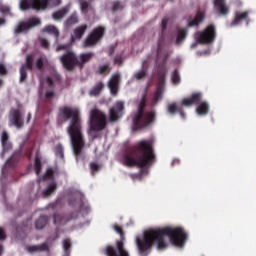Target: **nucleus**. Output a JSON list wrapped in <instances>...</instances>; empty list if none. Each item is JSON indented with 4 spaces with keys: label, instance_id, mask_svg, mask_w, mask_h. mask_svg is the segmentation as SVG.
Wrapping results in <instances>:
<instances>
[{
    "label": "nucleus",
    "instance_id": "63",
    "mask_svg": "<svg viewBox=\"0 0 256 256\" xmlns=\"http://www.w3.org/2000/svg\"><path fill=\"white\" fill-rule=\"evenodd\" d=\"M65 253H66V255H69V254H67V251H65Z\"/></svg>",
    "mask_w": 256,
    "mask_h": 256
},
{
    "label": "nucleus",
    "instance_id": "8",
    "mask_svg": "<svg viewBox=\"0 0 256 256\" xmlns=\"http://www.w3.org/2000/svg\"><path fill=\"white\" fill-rule=\"evenodd\" d=\"M105 114L100 110H92L90 112V130L89 135L91 137H95L97 131H101V129H105Z\"/></svg>",
    "mask_w": 256,
    "mask_h": 256
},
{
    "label": "nucleus",
    "instance_id": "6",
    "mask_svg": "<svg viewBox=\"0 0 256 256\" xmlns=\"http://www.w3.org/2000/svg\"><path fill=\"white\" fill-rule=\"evenodd\" d=\"M143 107H145V96L140 100L138 110L132 118L134 129H143V127H147L155 119L153 112H150L147 116H143Z\"/></svg>",
    "mask_w": 256,
    "mask_h": 256
},
{
    "label": "nucleus",
    "instance_id": "14",
    "mask_svg": "<svg viewBox=\"0 0 256 256\" xmlns=\"http://www.w3.org/2000/svg\"><path fill=\"white\" fill-rule=\"evenodd\" d=\"M213 5L216 13L222 17H227L229 15L230 9L227 5V0H213Z\"/></svg>",
    "mask_w": 256,
    "mask_h": 256
},
{
    "label": "nucleus",
    "instance_id": "30",
    "mask_svg": "<svg viewBox=\"0 0 256 256\" xmlns=\"http://www.w3.org/2000/svg\"><path fill=\"white\" fill-rule=\"evenodd\" d=\"M47 225V217L42 216L40 218H38L35 222V227L36 229L40 230V229H44V227Z\"/></svg>",
    "mask_w": 256,
    "mask_h": 256
},
{
    "label": "nucleus",
    "instance_id": "35",
    "mask_svg": "<svg viewBox=\"0 0 256 256\" xmlns=\"http://www.w3.org/2000/svg\"><path fill=\"white\" fill-rule=\"evenodd\" d=\"M79 18L77 17V14H72L66 21L65 25L66 27H71V25H75V23H78Z\"/></svg>",
    "mask_w": 256,
    "mask_h": 256
},
{
    "label": "nucleus",
    "instance_id": "19",
    "mask_svg": "<svg viewBox=\"0 0 256 256\" xmlns=\"http://www.w3.org/2000/svg\"><path fill=\"white\" fill-rule=\"evenodd\" d=\"M121 77L119 74H114L111 76L109 82H108V87L110 89L111 95H117V91H119V81Z\"/></svg>",
    "mask_w": 256,
    "mask_h": 256
},
{
    "label": "nucleus",
    "instance_id": "59",
    "mask_svg": "<svg viewBox=\"0 0 256 256\" xmlns=\"http://www.w3.org/2000/svg\"><path fill=\"white\" fill-rule=\"evenodd\" d=\"M5 23V20L3 18H0V25H3Z\"/></svg>",
    "mask_w": 256,
    "mask_h": 256
},
{
    "label": "nucleus",
    "instance_id": "61",
    "mask_svg": "<svg viewBox=\"0 0 256 256\" xmlns=\"http://www.w3.org/2000/svg\"><path fill=\"white\" fill-rule=\"evenodd\" d=\"M11 161H13V158H11V160H9V161L7 162V165H8V166H11Z\"/></svg>",
    "mask_w": 256,
    "mask_h": 256
},
{
    "label": "nucleus",
    "instance_id": "34",
    "mask_svg": "<svg viewBox=\"0 0 256 256\" xmlns=\"http://www.w3.org/2000/svg\"><path fill=\"white\" fill-rule=\"evenodd\" d=\"M180 109L181 108H179V106H177V103L175 102L168 104L167 107V111L168 113H170V115H175V113H178Z\"/></svg>",
    "mask_w": 256,
    "mask_h": 256
},
{
    "label": "nucleus",
    "instance_id": "4",
    "mask_svg": "<svg viewBox=\"0 0 256 256\" xmlns=\"http://www.w3.org/2000/svg\"><path fill=\"white\" fill-rule=\"evenodd\" d=\"M139 151L142 153V157L139 160H136L131 155H126L123 159V164L127 167H135L136 165V167H141V169H147V167L155 161L151 143L148 141H141L139 143Z\"/></svg>",
    "mask_w": 256,
    "mask_h": 256
},
{
    "label": "nucleus",
    "instance_id": "28",
    "mask_svg": "<svg viewBox=\"0 0 256 256\" xmlns=\"http://www.w3.org/2000/svg\"><path fill=\"white\" fill-rule=\"evenodd\" d=\"M87 31V25H82L74 30V34L72 36V39H79L80 37H83V34Z\"/></svg>",
    "mask_w": 256,
    "mask_h": 256
},
{
    "label": "nucleus",
    "instance_id": "25",
    "mask_svg": "<svg viewBox=\"0 0 256 256\" xmlns=\"http://www.w3.org/2000/svg\"><path fill=\"white\" fill-rule=\"evenodd\" d=\"M55 191H57V183L50 182L43 190L42 195L43 197H51Z\"/></svg>",
    "mask_w": 256,
    "mask_h": 256
},
{
    "label": "nucleus",
    "instance_id": "22",
    "mask_svg": "<svg viewBox=\"0 0 256 256\" xmlns=\"http://www.w3.org/2000/svg\"><path fill=\"white\" fill-rule=\"evenodd\" d=\"M75 219H77L76 213H72L70 218H64L63 216L57 214V215H54V225H65L67 221H73Z\"/></svg>",
    "mask_w": 256,
    "mask_h": 256
},
{
    "label": "nucleus",
    "instance_id": "27",
    "mask_svg": "<svg viewBox=\"0 0 256 256\" xmlns=\"http://www.w3.org/2000/svg\"><path fill=\"white\" fill-rule=\"evenodd\" d=\"M187 39V29L182 28L178 30L177 38H176V45H181L183 41Z\"/></svg>",
    "mask_w": 256,
    "mask_h": 256
},
{
    "label": "nucleus",
    "instance_id": "52",
    "mask_svg": "<svg viewBox=\"0 0 256 256\" xmlns=\"http://www.w3.org/2000/svg\"><path fill=\"white\" fill-rule=\"evenodd\" d=\"M114 63H115V65H121V63H123V57L117 56V57L114 59Z\"/></svg>",
    "mask_w": 256,
    "mask_h": 256
},
{
    "label": "nucleus",
    "instance_id": "31",
    "mask_svg": "<svg viewBox=\"0 0 256 256\" xmlns=\"http://www.w3.org/2000/svg\"><path fill=\"white\" fill-rule=\"evenodd\" d=\"M101 91H103V83H98L90 90V95H92V97H97Z\"/></svg>",
    "mask_w": 256,
    "mask_h": 256
},
{
    "label": "nucleus",
    "instance_id": "38",
    "mask_svg": "<svg viewBox=\"0 0 256 256\" xmlns=\"http://www.w3.org/2000/svg\"><path fill=\"white\" fill-rule=\"evenodd\" d=\"M80 211L83 213V215H87V213L91 211V208L87 202H82L80 203Z\"/></svg>",
    "mask_w": 256,
    "mask_h": 256
},
{
    "label": "nucleus",
    "instance_id": "49",
    "mask_svg": "<svg viewBox=\"0 0 256 256\" xmlns=\"http://www.w3.org/2000/svg\"><path fill=\"white\" fill-rule=\"evenodd\" d=\"M145 75V70H141L139 72H137L134 77L135 79H143V76Z\"/></svg>",
    "mask_w": 256,
    "mask_h": 256
},
{
    "label": "nucleus",
    "instance_id": "44",
    "mask_svg": "<svg viewBox=\"0 0 256 256\" xmlns=\"http://www.w3.org/2000/svg\"><path fill=\"white\" fill-rule=\"evenodd\" d=\"M167 23H169V18H163L161 21V31H165L167 29Z\"/></svg>",
    "mask_w": 256,
    "mask_h": 256
},
{
    "label": "nucleus",
    "instance_id": "53",
    "mask_svg": "<svg viewBox=\"0 0 256 256\" xmlns=\"http://www.w3.org/2000/svg\"><path fill=\"white\" fill-rule=\"evenodd\" d=\"M40 43L42 47H45V48L49 47V42L46 39H40Z\"/></svg>",
    "mask_w": 256,
    "mask_h": 256
},
{
    "label": "nucleus",
    "instance_id": "29",
    "mask_svg": "<svg viewBox=\"0 0 256 256\" xmlns=\"http://www.w3.org/2000/svg\"><path fill=\"white\" fill-rule=\"evenodd\" d=\"M9 138V136L3 132L1 135V141H2V147H3V151L5 153V151L11 149V143H9V141H7V139Z\"/></svg>",
    "mask_w": 256,
    "mask_h": 256
},
{
    "label": "nucleus",
    "instance_id": "23",
    "mask_svg": "<svg viewBox=\"0 0 256 256\" xmlns=\"http://www.w3.org/2000/svg\"><path fill=\"white\" fill-rule=\"evenodd\" d=\"M27 253H41V251H48L49 246L47 244H41V245H28L25 247Z\"/></svg>",
    "mask_w": 256,
    "mask_h": 256
},
{
    "label": "nucleus",
    "instance_id": "51",
    "mask_svg": "<svg viewBox=\"0 0 256 256\" xmlns=\"http://www.w3.org/2000/svg\"><path fill=\"white\" fill-rule=\"evenodd\" d=\"M53 177V170L48 169L45 174V179H51Z\"/></svg>",
    "mask_w": 256,
    "mask_h": 256
},
{
    "label": "nucleus",
    "instance_id": "37",
    "mask_svg": "<svg viewBox=\"0 0 256 256\" xmlns=\"http://www.w3.org/2000/svg\"><path fill=\"white\" fill-rule=\"evenodd\" d=\"M79 5H80V11L82 13H87L89 11V3L85 0H79Z\"/></svg>",
    "mask_w": 256,
    "mask_h": 256
},
{
    "label": "nucleus",
    "instance_id": "56",
    "mask_svg": "<svg viewBox=\"0 0 256 256\" xmlns=\"http://www.w3.org/2000/svg\"><path fill=\"white\" fill-rule=\"evenodd\" d=\"M61 49H67V45H60L56 48V51H61Z\"/></svg>",
    "mask_w": 256,
    "mask_h": 256
},
{
    "label": "nucleus",
    "instance_id": "3",
    "mask_svg": "<svg viewBox=\"0 0 256 256\" xmlns=\"http://www.w3.org/2000/svg\"><path fill=\"white\" fill-rule=\"evenodd\" d=\"M165 235L169 237L171 245L177 249H183L189 239V233L181 226L161 228V249H167L169 242H165Z\"/></svg>",
    "mask_w": 256,
    "mask_h": 256
},
{
    "label": "nucleus",
    "instance_id": "47",
    "mask_svg": "<svg viewBox=\"0 0 256 256\" xmlns=\"http://www.w3.org/2000/svg\"><path fill=\"white\" fill-rule=\"evenodd\" d=\"M112 9L113 11H119V9H123V5L119 2H114Z\"/></svg>",
    "mask_w": 256,
    "mask_h": 256
},
{
    "label": "nucleus",
    "instance_id": "54",
    "mask_svg": "<svg viewBox=\"0 0 256 256\" xmlns=\"http://www.w3.org/2000/svg\"><path fill=\"white\" fill-rule=\"evenodd\" d=\"M181 163V160L179 158H176L172 161V167H175V165H179Z\"/></svg>",
    "mask_w": 256,
    "mask_h": 256
},
{
    "label": "nucleus",
    "instance_id": "7",
    "mask_svg": "<svg viewBox=\"0 0 256 256\" xmlns=\"http://www.w3.org/2000/svg\"><path fill=\"white\" fill-rule=\"evenodd\" d=\"M57 5H61V0H20L19 2L22 11L47 9V7H57Z\"/></svg>",
    "mask_w": 256,
    "mask_h": 256
},
{
    "label": "nucleus",
    "instance_id": "62",
    "mask_svg": "<svg viewBox=\"0 0 256 256\" xmlns=\"http://www.w3.org/2000/svg\"><path fill=\"white\" fill-rule=\"evenodd\" d=\"M1 85H3V81L2 80H0V87H1Z\"/></svg>",
    "mask_w": 256,
    "mask_h": 256
},
{
    "label": "nucleus",
    "instance_id": "20",
    "mask_svg": "<svg viewBox=\"0 0 256 256\" xmlns=\"http://www.w3.org/2000/svg\"><path fill=\"white\" fill-rule=\"evenodd\" d=\"M171 55V51H168L166 53H163V61L161 64V93H163V91L165 90V75H167V69H165V61H167V59H169V56Z\"/></svg>",
    "mask_w": 256,
    "mask_h": 256
},
{
    "label": "nucleus",
    "instance_id": "2",
    "mask_svg": "<svg viewBox=\"0 0 256 256\" xmlns=\"http://www.w3.org/2000/svg\"><path fill=\"white\" fill-rule=\"evenodd\" d=\"M134 243L137 249V252L141 256L147 255V252L153 247V245H157L161 247V228H147L136 234L134 237Z\"/></svg>",
    "mask_w": 256,
    "mask_h": 256
},
{
    "label": "nucleus",
    "instance_id": "24",
    "mask_svg": "<svg viewBox=\"0 0 256 256\" xmlns=\"http://www.w3.org/2000/svg\"><path fill=\"white\" fill-rule=\"evenodd\" d=\"M205 21V12L198 11L195 18L188 23L189 27H197L199 23H203Z\"/></svg>",
    "mask_w": 256,
    "mask_h": 256
},
{
    "label": "nucleus",
    "instance_id": "40",
    "mask_svg": "<svg viewBox=\"0 0 256 256\" xmlns=\"http://www.w3.org/2000/svg\"><path fill=\"white\" fill-rule=\"evenodd\" d=\"M111 71V68H109V65H103L98 69V73L100 75H105Z\"/></svg>",
    "mask_w": 256,
    "mask_h": 256
},
{
    "label": "nucleus",
    "instance_id": "10",
    "mask_svg": "<svg viewBox=\"0 0 256 256\" xmlns=\"http://www.w3.org/2000/svg\"><path fill=\"white\" fill-rule=\"evenodd\" d=\"M217 39V31L213 24H209L203 31L196 33V41L200 45H211Z\"/></svg>",
    "mask_w": 256,
    "mask_h": 256
},
{
    "label": "nucleus",
    "instance_id": "9",
    "mask_svg": "<svg viewBox=\"0 0 256 256\" xmlns=\"http://www.w3.org/2000/svg\"><path fill=\"white\" fill-rule=\"evenodd\" d=\"M113 229L118 235L121 236V241L116 242V251L113 247L107 246L105 249V254L107 256H129V252L125 250L123 247V241H125V237H123V231L121 230V226L114 225Z\"/></svg>",
    "mask_w": 256,
    "mask_h": 256
},
{
    "label": "nucleus",
    "instance_id": "12",
    "mask_svg": "<svg viewBox=\"0 0 256 256\" xmlns=\"http://www.w3.org/2000/svg\"><path fill=\"white\" fill-rule=\"evenodd\" d=\"M103 33H105V28L97 27L95 28L89 37L84 42V47H93L95 43H97L101 37H103Z\"/></svg>",
    "mask_w": 256,
    "mask_h": 256
},
{
    "label": "nucleus",
    "instance_id": "48",
    "mask_svg": "<svg viewBox=\"0 0 256 256\" xmlns=\"http://www.w3.org/2000/svg\"><path fill=\"white\" fill-rule=\"evenodd\" d=\"M7 239V234L5 233V230L0 227V241H5Z\"/></svg>",
    "mask_w": 256,
    "mask_h": 256
},
{
    "label": "nucleus",
    "instance_id": "11",
    "mask_svg": "<svg viewBox=\"0 0 256 256\" xmlns=\"http://www.w3.org/2000/svg\"><path fill=\"white\" fill-rule=\"evenodd\" d=\"M60 61L65 69H73L74 65H81L79 59L75 56L72 51H67L61 58Z\"/></svg>",
    "mask_w": 256,
    "mask_h": 256
},
{
    "label": "nucleus",
    "instance_id": "42",
    "mask_svg": "<svg viewBox=\"0 0 256 256\" xmlns=\"http://www.w3.org/2000/svg\"><path fill=\"white\" fill-rule=\"evenodd\" d=\"M90 169H91V173L93 175L94 173H97V171H99V169H101V166L97 163H91Z\"/></svg>",
    "mask_w": 256,
    "mask_h": 256
},
{
    "label": "nucleus",
    "instance_id": "50",
    "mask_svg": "<svg viewBox=\"0 0 256 256\" xmlns=\"http://www.w3.org/2000/svg\"><path fill=\"white\" fill-rule=\"evenodd\" d=\"M7 74V68H5V65L0 63V75H6Z\"/></svg>",
    "mask_w": 256,
    "mask_h": 256
},
{
    "label": "nucleus",
    "instance_id": "17",
    "mask_svg": "<svg viewBox=\"0 0 256 256\" xmlns=\"http://www.w3.org/2000/svg\"><path fill=\"white\" fill-rule=\"evenodd\" d=\"M51 85H53V79L49 77L41 83L40 93L44 94L47 99H51L53 96V90H49L51 89Z\"/></svg>",
    "mask_w": 256,
    "mask_h": 256
},
{
    "label": "nucleus",
    "instance_id": "55",
    "mask_svg": "<svg viewBox=\"0 0 256 256\" xmlns=\"http://www.w3.org/2000/svg\"><path fill=\"white\" fill-rule=\"evenodd\" d=\"M178 113H179V115H180V117H181L182 119H185V112L183 111V108H180V109L178 110Z\"/></svg>",
    "mask_w": 256,
    "mask_h": 256
},
{
    "label": "nucleus",
    "instance_id": "43",
    "mask_svg": "<svg viewBox=\"0 0 256 256\" xmlns=\"http://www.w3.org/2000/svg\"><path fill=\"white\" fill-rule=\"evenodd\" d=\"M63 249L64 251H69V249H71V240L65 239L63 241Z\"/></svg>",
    "mask_w": 256,
    "mask_h": 256
},
{
    "label": "nucleus",
    "instance_id": "58",
    "mask_svg": "<svg viewBox=\"0 0 256 256\" xmlns=\"http://www.w3.org/2000/svg\"><path fill=\"white\" fill-rule=\"evenodd\" d=\"M29 121H31V114H28L27 116V123H29Z\"/></svg>",
    "mask_w": 256,
    "mask_h": 256
},
{
    "label": "nucleus",
    "instance_id": "39",
    "mask_svg": "<svg viewBox=\"0 0 256 256\" xmlns=\"http://www.w3.org/2000/svg\"><path fill=\"white\" fill-rule=\"evenodd\" d=\"M46 63H47V58L41 57L36 60L35 67H36V69H41V67H43V65H45Z\"/></svg>",
    "mask_w": 256,
    "mask_h": 256
},
{
    "label": "nucleus",
    "instance_id": "21",
    "mask_svg": "<svg viewBox=\"0 0 256 256\" xmlns=\"http://www.w3.org/2000/svg\"><path fill=\"white\" fill-rule=\"evenodd\" d=\"M33 61V56L26 57V65H23L20 69V81L27 79V71L31 69V63Z\"/></svg>",
    "mask_w": 256,
    "mask_h": 256
},
{
    "label": "nucleus",
    "instance_id": "18",
    "mask_svg": "<svg viewBox=\"0 0 256 256\" xmlns=\"http://www.w3.org/2000/svg\"><path fill=\"white\" fill-rule=\"evenodd\" d=\"M249 19V12L248 11H236L234 12V19L230 23V27H237V25H241L242 21H247Z\"/></svg>",
    "mask_w": 256,
    "mask_h": 256
},
{
    "label": "nucleus",
    "instance_id": "46",
    "mask_svg": "<svg viewBox=\"0 0 256 256\" xmlns=\"http://www.w3.org/2000/svg\"><path fill=\"white\" fill-rule=\"evenodd\" d=\"M56 155H59V157H63V146L61 145L56 146Z\"/></svg>",
    "mask_w": 256,
    "mask_h": 256
},
{
    "label": "nucleus",
    "instance_id": "26",
    "mask_svg": "<svg viewBox=\"0 0 256 256\" xmlns=\"http://www.w3.org/2000/svg\"><path fill=\"white\" fill-rule=\"evenodd\" d=\"M69 13V6H66L52 14L54 21H61L65 15Z\"/></svg>",
    "mask_w": 256,
    "mask_h": 256
},
{
    "label": "nucleus",
    "instance_id": "45",
    "mask_svg": "<svg viewBox=\"0 0 256 256\" xmlns=\"http://www.w3.org/2000/svg\"><path fill=\"white\" fill-rule=\"evenodd\" d=\"M0 13H2L3 15H7V13H9V6L0 4Z\"/></svg>",
    "mask_w": 256,
    "mask_h": 256
},
{
    "label": "nucleus",
    "instance_id": "41",
    "mask_svg": "<svg viewBox=\"0 0 256 256\" xmlns=\"http://www.w3.org/2000/svg\"><path fill=\"white\" fill-rule=\"evenodd\" d=\"M35 171L36 175H39V171H41V159L39 157L35 159Z\"/></svg>",
    "mask_w": 256,
    "mask_h": 256
},
{
    "label": "nucleus",
    "instance_id": "36",
    "mask_svg": "<svg viewBox=\"0 0 256 256\" xmlns=\"http://www.w3.org/2000/svg\"><path fill=\"white\" fill-rule=\"evenodd\" d=\"M172 83L174 85H179V83H181V77L179 76L178 70H174V72L172 73Z\"/></svg>",
    "mask_w": 256,
    "mask_h": 256
},
{
    "label": "nucleus",
    "instance_id": "1",
    "mask_svg": "<svg viewBox=\"0 0 256 256\" xmlns=\"http://www.w3.org/2000/svg\"><path fill=\"white\" fill-rule=\"evenodd\" d=\"M62 117L70 119L68 126V135L70 137L74 155H79L83 149V133L81 132V120L79 119V108L63 107L61 109Z\"/></svg>",
    "mask_w": 256,
    "mask_h": 256
},
{
    "label": "nucleus",
    "instance_id": "13",
    "mask_svg": "<svg viewBox=\"0 0 256 256\" xmlns=\"http://www.w3.org/2000/svg\"><path fill=\"white\" fill-rule=\"evenodd\" d=\"M37 25H41V20L39 18H30L28 21L18 24L15 33H27L29 29H33Z\"/></svg>",
    "mask_w": 256,
    "mask_h": 256
},
{
    "label": "nucleus",
    "instance_id": "5",
    "mask_svg": "<svg viewBox=\"0 0 256 256\" xmlns=\"http://www.w3.org/2000/svg\"><path fill=\"white\" fill-rule=\"evenodd\" d=\"M203 99V94L201 92H194L191 96L183 98L181 102L182 107H193V105H198L196 108V113L198 115H208L209 114V103L201 102Z\"/></svg>",
    "mask_w": 256,
    "mask_h": 256
},
{
    "label": "nucleus",
    "instance_id": "32",
    "mask_svg": "<svg viewBox=\"0 0 256 256\" xmlns=\"http://www.w3.org/2000/svg\"><path fill=\"white\" fill-rule=\"evenodd\" d=\"M92 57H93V53H86V54L80 55V57L78 58V61L80 64H78V66L81 67L83 63H87V61H89Z\"/></svg>",
    "mask_w": 256,
    "mask_h": 256
},
{
    "label": "nucleus",
    "instance_id": "16",
    "mask_svg": "<svg viewBox=\"0 0 256 256\" xmlns=\"http://www.w3.org/2000/svg\"><path fill=\"white\" fill-rule=\"evenodd\" d=\"M123 102H117L113 108L110 109L109 119L110 121H117L123 115Z\"/></svg>",
    "mask_w": 256,
    "mask_h": 256
},
{
    "label": "nucleus",
    "instance_id": "60",
    "mask_svg": "<svg viewBox=\"0 0 256 256\" xmlns=\"http://www.w3.org/2000/svg\"><path fill=\"white\" fill-rule=\"evenodd\" d=\"M3 255V246L0 245V256Z\"/></svg>",
    "mask_w": 256,
    "mask_h": 256
},
{
    "label": "nucleus",
    "instance_id": "33",
    "mask_svg": "<svg viewBox=\"0 0 256 256\" xmlns=\"http://www.w3.org/2000/svg\"><path fill=\"white\" fill-rule=\"evenodd\" d=\"M44 33H49L50 35H55L56 37H59V30L53 25L45 27Z\"/></svg>",
    "mask_w": 256,
    "mask_h": 256
},
{
    "label": "nucleus",
    "instance_id": "15",
    "mask_svg": "<svg viewBox=\"0 0 256 256\" xmlns=\"http://www.w3.org/2000/svg\"><path fill=\"white\" fill-rule=\"evenodd\" d=\"M10 125L14 127H23V114L19 110H12L9 116Z\"/></svg>",
    "mask_w": 256,
    "mask_h": 256
},
{
    "label": "nucleus",
    "instance_id": "57",
    "mask_svg": "<svg viewBox=\"0 0 256 256\" xmlns=\"http://www.w3.org/2000/svg\"><path fill=\"white\" fill-rule=\"evenodd\" d=\"M159 99H161V93L159 91H157V93L155 95V100L159 101Z\"/></svg>",
    "mask_w": 256,
    "mask_h": 256
}]
</instances>
